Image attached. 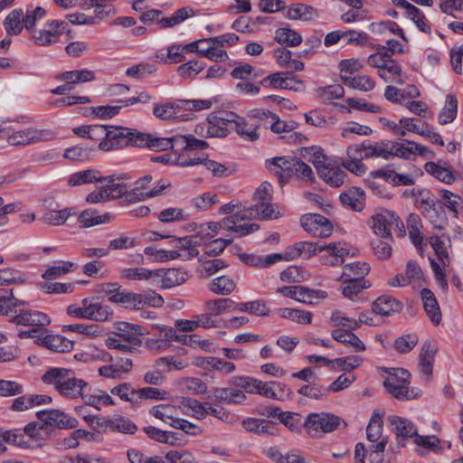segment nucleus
Returning <instances> with one entry per match:
<instances>
[{"label": "nucleus", "mask_w": 463, "mask_h": 463, "mask_svg": "<svg viewBox=\"0 0 463 463\" xmlns=\"http://www.w3.org/2000/svg\"><path fill=\"white\" fill-rule=\"evenodd\" d=\"M154 277L160 278L162 288H171L184 284L187 279V273L179 269H155Z\"/></svg>", "instance_id": "nucleus-21"}, {"label": "nucleus", "mask_w": 463, "mask_h": 463, "mask_svg": "<svg viewBox=\"0 0 463 463\" xmlns=\"http://www.w3.org/2000/svg\"><path fill=\"white\" fill-rule=\"evenodd\" d=\"M47 133L36 128H26L14 131L7 137V142L11 146H27L39 141L46 140Z\"/></svg>", "instance_id": "nucleus-17"}, {"label": "nucleus", "mask_w": 463, "mask_h": 463, "mask_svg": "<svg viewBox=\"0 0 463 463\" xmlns=\"http://www.w3.org/2000/svg\"><path fill=\"white\" fill-rule=\"evenodd\" d=\"M44 441L38 422L28 423L24 430H5V442L23 448L41 447Z\"/></svg>", "instance_id": "nucleus-6"}, {"label": "nucleus", "mask_w": 463, "mask_h": 463, "mask_svg": "<svg viewBox=\"0 0 463 463\" xmlns=\"http://www.w3.org/2000/svg\"><path fill=\"white\" fill-rule=\"evenodd\" d=\"M318 252H321L319 242L298 241L286 249L284 259L287 260L297 258L309 259Z\"/></svg>", "instance_id": "nucleus-18"}, {"label": "nucleus", "mask_w": 463, "mask_h": 463, "mask_svg": "<svg viewBox=\"0 0 463 463\" xmlns=\"http://www.w3.org/2000/svg\"><path fill=\"white\" fill-rule=\"evenodd\" d=\"M342 279H344L342 293L345 298L350 299H353L354 297L357 296L363 289L371 287V283L365 279H351L348 278Z\"/></svg>", "instance_id": "nucleus-49"}, {"label": "nucleus", "mask_w": 463, "mask_h": 463, "mask_svg": "<svg viewBox=\"0 0 463 463\" xmlns=\"http://www.w3.org/2000/svg\"><path fill=\"white\" fill-rule=\"evenodd\" d=\"M112 364L103 365L99 368V375L111 379H123L125 375L129 373L133 368V363L130 358L118 356L113 359L109 357Z\"/></svg>", "instance_id": "nucleus-14"}, {"label": "nucleus", "mask_w": 463, "mask_h": 463, "mask_svg": "<svg viewBox=\"0 0 463 463\" xmlns=\"http://www.w3.org/2000/svg\"><path fill=\"white\" fill-rule=\"evenodd\" d=\"M437 350V346L429 340L425 341L421 345L419 355V365L420 372L427 376H430L432 374L433 363Z\"/></svg>", "instance_id": "nucleus-26"}, {"label": "nucleus", "mask_w": 463, "mask_h": 463, "mask_svg": "<svg viewBox=\"0 0 463 463\" xmlns=\"http://www.w3.org/2000/svg\"><path fill=\"white\" fill-rule=\"evenodd\" d=\"M458 100L452 94H449L446 98V103L442 111L439 115V120L441 125L452 122L457 116Z\"/></svg>", "instance_id": "nucleus-56"}, {"label": "nucleus", "mask_w": 463, "mask_h": 463, "mask_svg": "<svg viewBox=\"0 0 463 463\" xmlns=\"http://www.w3.org/2000/svg\"><path fill=\"white\" fill-rule=\"evenodd\" d=\"M392 157L398 156L408 159L412 155H420L425 157H432L434 153L428 147L419 145L413 141L402 139L401 142L392 141Z\"/></svg>", "instance_id": "nucleus-15"}, {"label": "nucleus", "mask_w": 463, "mask_h": 463, "mask_svg": "<svg viewBox=\"0 0 463 463\" xmlns=\"http://www.w3.org/2000/svg\"><path fill=\"white\" fill-rule=\"evenodd\" d=\"M238 118L232 111H218L211 113L206 119V137H225L230 133L228 125Z\"/></svg>", "instance_id": "nucleus-8"}, {"label": "nucleus", "mask_w": 463, "mask_h": 463, "mask_svg": "<svg viewBox=\"0 0 463 463\" xmlns=\"http://www.w3.org/2000/svg\"><path fill=\"white\" fill-rule=\"evenodd\" d=\"M103 176L100 172L95 169H87L71 174L68 178V185L78 186L95 182H101Z\"/></svg>", "instance_id": "nucleus-35"}, {"label": "nucleus", "mask_w": 463, "mask_h": 463, "mask_svg": "<svg viewBox=\"0 0 463 463\" xmlns=\"http://www.w3.org/2000/svg\"><path fill=\"white\" fill-rule=\"evenodd\" d=\"M383 433V420L381 416L373 412L370 422L366 429V436L367 439L371 441L373 444H376L381 441L383 438L382 437Z\"/></svg>", "instance_id": "nucleus-57"}, {"label": "nucleus", "mask_w": 463, "mask_h": 463, "mask_svg": "<svg viewBox=\"0 0 463 463\" xmlns=\"http://www.w3.org/2000/svg\"><path fill=\"white\" fill-rule=\"evenodd\" d=\"M232 123L234 124L236 133L244 140L253 142L259 139L257 125L249 123L239 116Z\"/></svg>", "instance_id": "nucleus-41"}, {"label": "nucleus", "mask_w": 463, "mask_h": 463, "mask_svg": "<svg viewBox=\"0 0 463 463\" xmlns=\"http://www.w3.org/2000/svg\"><path fill=\"white\" fill-rule=\"evenodd\" d=\"M39 420H51L59 429H73L78 426V420L58 410L40 411L37 413Z\"/></svg>", "instance_id": "nucleus-23"}, {"label": "nucleus", "mask_w": 463, "mask_h": 463, "mask_svg": "<svg viewBox=\"0 0 463 463\" xmlns=\"http://www.w3.org/2000/svg\"><path fill=\"white\" fill-rule=\"evenodd\" d=\"M277 312L281 317L289 319L298 324L309 325L312 322L313 315L309 311L284 307L279 308Z\"/></svg>", "instance_id": "nucleus-47"}, {"label": "nucleus", "mask_w": 463, "mask_h": 463, "mask_svg": "<svg viewBox=\"0 0 463 463\" xmlns=\"http://www.w3.org/2000/svg\"><path fill=\"white\" fill-rule=\"evenodd\" d=\"M86 405L92 406L100 411L103 406L115 405V400L110 393L103 390H96L94 393H83L81 397Z\"/></svg>", "instance_id": "nucleus-36"}, {"label": "nucleus", "mask_w": 463, "mask_h": 463, "mask_svg": "<svg viewBox=\"0 0 463 463\" xmlns=\"http://www.w3.org/2000/svg\"><path fill=\"white\" fill-rule=\"evenodd\" d=\"M138 141L137 147H148L154 151H165L173 148V144L169 138L156 137L148 133H143L139 131V135L136 137Z\"/></svg>", "instance_id": "nucleus-25"}, {"label": "nucleus", "mask_w": 463, "mask_h": 463, "mask_svg": "<svg viewBox=\"0 0 463 463\" xmlns=\"http://www.w3.org/2000/svg\"><path fill=\"white\" fill-rule=\"evenodd\" d=\"M280 213H276L272 204L266 202H260L258 204L244 207L236 213V216L241 220L259 218L260 220L277 219Z\"/></svg>", "instance_id": "nucleus-16"}, {"label": "nucleus", "mask_w": 463, "mask_h": 463, "mask_svg": "<svg viewBox=\"0 0 463 463\" xmlns=\"http://www.w3.org/2000/svg\"><path fill=\"white\" fill-rule=\"evenodd\" d=\"M343 420L333 413L321 411L307 414L304 421V428L312 438H321L324 434L338 429Z\"/></svg>", "instance_id": "nucleus-5"}, {"label": "nucleus", "mask_w": 463, "mask_h": 463, "mask_svg": "<svg viewBox=\"0 0 463 463\" xmlns=\"http://www.w3.org/2000/svg\"><path fill=\"white\" fill-rule=\"evenodd\" d=\"M425 171L439 179V181L451 184L454 182L455 177L452 173V168L448 165V163L439 161L435 162H428L424 165Z\"/></svg>", "instance_id": "nucleus-30"}, {"label": "nucleus", "mask_w": 463, "mask_h": 463, "mask_svg": "<svg viewBox=\"0 0 463 463\" xmlns=\"http://www.w3.org/2000/svg\"><path fill=\"white\" fill-rule=\"evenodd\" d=\"M235 282L228 276L213 279L209 284V289L214 294L228 296L235 289Z\"/></svg>", "instance_id": "nucleus-48"}, {"label": "nucleus", "mask_w": 463, "mask_h": 463, "mask_svg": "<svg viewBox=\"0 0 463 463\" xmlns=\"http://www.w3.org/2000/svg\"><path fill=\"white\" fill-rule=\"evenodd\" d=\"M397 224V215L391 211H383L371 218V227L376 235L383 239L392 238V229Z\"/></svg>", "instance_id": "nucleus-13"}, {"label": "nucleus", "mask_w": 463, "mask_h": 463, "mask_svg": "<svg viewBox=\"0 0 463 463\" xmlns=\"http://www.w3.org/2000/svg\"><path fill=\"white\" fill-rule=\"evenodd\" d=\"M172 251L177 253V259L184 261L199 257V250L196 248V241L189 236L175 238L173 241Z\"/></svg>", "instance_id": "nucleus-19"}, {"label": "nucleus", "mask_w": 463, "mask_h": 463, "mask_svg": "<svg viewBox=\"0 0 463 463\" xmlns=\"http://www.w3.org/2000/svg\"><path fill=\"white\" fill-rule=\"evenodd\" d=\"M77 265L71 261H60L56 265L49 267L43 274V279L52 280L69 273L71 269H76Z\"/></svg>", "instance_id": "nucleus-58"}, {"label": "nucleus", "mask_w": 463, "mask_h": 463, "mask_svg": "<svg viewBox=\"0 0 463 463\" xmlns=\"http://www.w3.org/2000/svg\"><path fill=\"white\" fill-rule=\"evenodd\" d=\"M206 309L211 315L219 316L225 311H236V303L231 298H219L209 300L205 304Z\"/></svg>", "instance_id": "nucleus-59"}, {"label": "nucleus", "mask_w": 463, "mask_h": 463, "mask_svg": "<svg viewBox=\"0 0 463 463\" xmlns=\"http://www.w3.org/2000/svg\"><path fill=\"white\" fill-rule=\"evenodd\" d=\"M302 228L315 237L326 238L332 231L333 226L323 215L318 213L305 214L300 218Z\"/></svg>", "instance_id": "nucleus-10"}, {"label": "nucleus", "mask_w": 463, "mask_h": 463, "mask_svg": "<svg viewBox=\"0 0 463 463\" xmlns=\"http://www.w3.org/2000/svg\"><path fill=\"white\" fill-rule=\"evenodd\" d=\"M155 269H147L143 267L123 269L120 277L129 280H148L154 278Z\"/></svg>", "instance_id": "nucleus-60"}, {"label": "nucleus", "mask_w": 463, "mask_h": 463, "mask_svg": "<svg viewBox=\"0 0 463 463\" xmlns=\"http://www.w3.org/2000/svg\"><path fill=\"white\" fill-rule=\"evenodd\" d=\"M370 266L366 262H352L344 267L341 278H348L351 279H364L369 273Z\"/></svg>", "instance_id": "nucleus-51"}, {"label": "nucleus", "mask_w": 463, "mask_h": 463, "mask_svg": "<svg viewBox=\"0 0 463 463\" xmlns=\"http://www.w3.org/2000/svg\"><path fill=\"white\" fill-rule=\"evenodd\" d=\"M120 177H115V175L103 176V179L100 183H102L103 187L106 189L107 194L109 199H117L122 197L124 194L127 196L128 194L127 191V185L119 181Z\"/></svg>", "instance_id": "nucleus-39"}, {"label": "nucleus", "mask_w": 463, "mask_h": 463, "mask_svg": "<svg viewBox=\"0 0 463 463\" xmlns=\"http://www.w3.org/2000/svg\"><path fill=\"white\" fill-rule=\"evenodd\" d=\"M317 92L320 99L327 102L340 99L345 96V89L339 84L318 88Z\"/></svg>", "instance_id": "nucleus-64"}, {"label": "nucleus", "mask_w": 463, "mask_h": 463, "mask_svg": "<svg viewBox=\"0 0 463 463\" xmlns=\"http://www.w3.org/2000/svg\"><path fill=\"white\" fill-rule=\"evenodd\" d=\"M242 426L247 431L257 434H273V425L264 420L247 418L242 420Z\"/></svg>", "instance_id": "nucleus-53"}, {"label": "nucleus", "mask_w": 463, "mask_h": 463, "mask_svg": "<svg viewBox=\"0 0 463 463\" xmlns=\"http://www.w3.org/2000/svg\"><path fill=\"white\" fill-rule=\"evenodd\" d=\"M139 131L133 128L124 127L109 126L105 127V133L101 137L99 143V148L102 151L109 152L112 150L121 149L126 146H137L138 143L137 136Z\"/></svg>", "instance_id": "nucleus-4"}, {"label": "nucleus", "mask_w": 463, "mask_h": 463, "mask_svg": "<svg viewBox=\"0 0 463 463\" xmlns=\"http://www.w3.org/2000/svg\"><path fill=\"white\" fill-rule=\"evenodd\" d=\"M38 345L57 353L69 352L73 348V342L61 335H42Z\"/></svg>", "instance_id": "nucleus-24"}, {"label": "nucleus", "mask_w": 463, "mask_h": 463, "mask_svg": "<svg viewBox=\"0 0 463 463\" xmlns=\"http://www.w3.org/2000/svg\"><path fill=\"white\" fill-rule=\"evenodd\" d=\"M402 303L389 295L378 297L373 303V311L375 315L389 317L401 311Z\"/></svg>", "instance_id": "nucleus-22"}, {"label": "nucleus", "mask_w": 463, "mask_h": 463, "mask_svg": "<svg viewBox=\"0 0 463 463\" xmlns=\"http://www.w3.org/2000/svg\"><path fill=\"white\" fill-rule=\"evenodd\" d=\"M234 308H236V311L246 312L250 315L259 317H266L269 314V307H268L266 301L261 299L236 303Z\"/></svg>", "instance_id": "nucleus-42"}, {"label": "nucleus", "mask_w": 463, "mask_h": 463, "mask_svg": "<svg viewBox=\"0 0 463 463\" xmlns=\"http://www.w3.org/2000/svg\"><path fill=\"white\" fill-rule=\"evenodd\" d=\"M24 28L28 31L34 30L33 27L35 25V23L42 19L46 12L44 8L41 6L33 7V5L26 6V9L24 10Z\"/></svg>", "instance_id": "nucleus-63"}, {"label": "nucleus", "mask_w": 463, "mask_h": 463, "mask_svg": "<svg viewBox=\"0 0 463 463\" xmlns=\"http://www.w3.org/2000/svg\"><path fill=\"white\" fill-rule=\"evenodd\" d=\"M344 84L349 88L362 91H370L375 87V82L367 75L356 74L349 78L345 77Z\"/></svg>", "instance_id": "nucleus-50"}, {"label": "nucleus", "mask_w": 463, "mask_h": 463, "mask_svg": "<svg viewBox=\"0 0 463 463\" xmlns=\"http://www.w3.org/2000/svg\"><path fill=\"white\" fill-rule=\"evenodd\" d=\"M203 62L198 60H191L177 67V74L184 80H193L204 69Z\"/></svg>", "instance_id": "nucleus-54"}, {"label": "nucleus", "mask_w": 463, "mask_h": 463, "mask_svg": "<svg viewBox=\"0 0 463 463\" xmlns=\"http://www.w3.org/2000/svg\"><path fill=\"white\" fill-rule=\"evenodd\" d=\"M420 295L428 317L433 324L439 325L441 321V312L433 292L429 288H423Z\"/></svg>", "instance_id": "nucleus-29"}, {"label": "nucleus", "mask_w": 463, "mask_h": 463, "mask_svg": "<svg viewBox=\"0 0 463 463\" xmlns=\"http://www.w3.org/2000/svg\"><path fill=\"white\" fill-rule=\"evenodd\" d=\"M26 303L14 298L13 291L0 296V315L10 317V322L16 326H48L49 317L40 311L25 308Z\"/></svg>", "instance_id": "nucleus-1"}, {"label": "nucleus", "mask_w": 463, "mask_h": 463, "mask_svg": "<svg viewBox=\"0 0 463 463\" xmlns=\"http://www.w3.org/2000/svg\"><path fill=\"white\" fill-rule=\"evenodd\" d=\"M331 335L335 341L351 346L354 352L365 350L363 341L352 330L335 329L332 331Z\"/></svg>", "instance_id": "nucleus-33"}, {"label": "nucleus", "mask_w": 463, "mask_h": 463, "mask_svg": "<svg viewBox=\"0 0 463 463\" xmlns=\"http://www.w3.org/2000/svg\"><path fill=\"white\" fill-rule=\"evenodd\" d=\"M179 404L184 414L194 417L198 420L204 419L209 412L205 411L208 402H201L190 397H182Z\"/></svg>", "instance_id": "nucleus-28"}, {"label": "nucleus", "mask_w": 463, "mask_h": 463, "mask_svg": "<svg viewBox=\"0 0 463 463\" xmlns=\"http://www.w3.org/2000/svg\"><path fill=\"white\" fill-rule=\"evenodd\" d=\"M5 29L9 35H18L24 27V12L23 8L14 9L4 21Z\"/></svg>", "instance_id": "nucleus-34"}, {"label": "nucleus", "mask_w": 463, "mask_h": 463, "mask_svg": "<svg viewBox=\"0 0 463 463\" xmlns=\"http://www.w3.org/2000/svg\"><path fill=\"white\" fill-rule=\"evenodd\" d=\"M392 141L383 140L374 144L365 145L364 147V158L381 157L388 160L392 157Z\"/></svg>", "instance_id": "nucleus-32"}, {"label": "nucleus", "mask_w": 463, "mask_h": 463, "mask_svg": "<svg viewBox=\"0 0 463 463\" xmlns=\"http://www.w3.org/2000/svg\"><path fill=\"white\" fill-rule=\"evenodd\" d=\"M73 214L75 213L70 208L51 210L43 215L42 221L45 224L59 226L64 224L68 218Z\"/></svg>", "instance_id": "nucleus-52"}, {"label": "nucleus", "mask_w": 463, "mask_h": 463, "mask_svg": "<svg viewBox=\"0 0 463 463\" xmlns=\"http://www.w3.org/2000/svg\"><path fill=\"white\" fill-rule=\"evenodd\" d=\"M194 11L190 6L182 7L176 10L171 17H164L158 20L161 28L174 27L189 17L194 15Z\"/></svg>", "instance_id": "nucleus-46"}, {"label": "nucleus", "mask_w": 463, "mask_h": 463, "mask_svg": "<svg viewBox=\"0 0 463 463\" xmlns=\"http://www.w3.org/2000/svg\"><path fill=\"white\" fill-rule=\"evenodd\" d=\"M62 24L63 23L51 20L46 23L43 29L33 30L32 37L34 43L40 46H48L57 43L62 34V30L61 29Z\"/></svg>", "instance_id": "nucleus-12"}, {"label": "nucleus", "mask_w": 463, "mask_h": 463, "mask_svg": "<svg viewBox=\"0 0 463 463\" xmlns=\"http://www.w3.org/2000/svg\"><path fill=\"white\" fill-rule=\"evenodd\" d=\"M181 108L179 105L174 106L170 103L156 104L153 114L161 119L178 118Z\"/></svg>", "instance_id": "nucleus-62"}, {"label": "nucleus", "mask_w": 463, "mask_h": 463, "mask_svg": "<svg viewBox=\"0 0 463 463\" xmlns=\"http://www.w3.org/2000/svg\"><path fill=\"white\" fill-rule=\"evenodd\" d=\"M87 310L88 319L98 322L108 321L113 317L112 308L106 304L97 301L95 298H88Z\"/></svg>", "instance_id": "nucleus-27"}, {"label": "nucleus", "mask_w": 463, "mask_h": 463, "mask_svg": "<svg viewBox=\"0 0 463 463\" xmlns=\"http://www.w3.org/2000/svg\"><path fill=\"white\" fill-rule=\"evenodd\" d=\"M275 41L281 45L295 47L302 43V36L293 29L279 28L275 32Z\"/></svg>", "instance_id": "nucleus-45"}, {"label": "nucleus", "mask_w": 463, "mask_h": 463, "mask_svg": "<svg viewBox=\"0 0 463 463\" xmlns=\"http://www.w3.org/2000/svg\"><path fill=\"white\" fill-rule=\"evenodd\" d=\"M164 305V298L154 290H146L138 293L139 309L145 307H160Z\"/></svg>", "instance_id": "nucleus-61"}, {"label": "nucleus", "mask_w": 463, "mask_h": 463, "mask_svg": "<svg viewBox=\"0 0 463 463\" xmlns=\"http://www.w3.org/2000/svg\"><path fill=\"white\" fill-rule=\"evenodd\" d=\"M149 413L171 427H173L174 421L178 420L175 406L169 403H161L153 406L150 409Z\"/></svg>", "instance_id": "nucleus-40"}, {"label": "nucleus", "mask_w": 463, "mask_h": 463, "mask_svg": "<svg viewBox=\"0 0 463 463\" xmlns=\"http://www.w3.org/2000/svg\"><path fill=\"white\" fill-rule=\"evenodd\" d=\"M111 220L112 215L110 213L99 214V212L93 209L82 211L78 217V222L82 228H90L101 223H109Z\"/></svg>", "instance_id": "nucleus-31"}, {"label": "nucleus", "mask_w": 463, "mask_h": 463, "mask_svg": "<svg viewBox=\"0 0 463 463\" xmlns=\"http://www.w3.org/2000/svg\"><path fill=\"white\" fill-rule=\"evenodd\" d=\"M266 165L271 172H274L277 175L280 184L292 177V168L294 167L293 157H274L270 160H267Z\"/></svg>", "instance_id": "nucleus-20"}, {"label": "nucleus", "mask_w": 463, "mask_h": 463, "mask_svg": "<svg viewBox=\"0 0 463 463\" xmlns=\"http://www.w3.org/2000/svg\"><path fill=\"white\" fill-rule=\"evenodd\" d=\"M272 119L275 121L270 126L272 132L280 136L288 144H301L307 137L300 132L297 131L298 124L296 121H284L280 120L276 114L268 112Z\"/></svg>", "instance_id": "nucleus-9"}, {"label": "nucleus", "mask_w": 463, "mask_h": 463, "mask_svg": "<svg viewBox=\"0 0 463 463\" xmlns=\"http://www.w3.org/2000/svg\"><path fill=\"white\" fill-rule=\"evenodd\" d=\"M287 17L291 20L301 19L308 21L318 17V12L311 5L299 3L288 7Z\"/></svg>", "instance_id": "nucleus-38"}, {"label": "nucleus", "mask_w": 463, "mask_h": 463, "mask_svg": "<svg viewBox=\"0 0 463 463\" xmlns=\"http://www.w3.org/2000/svg\"><path fill=\"white\" fill-rule=\"evenodd\" d=\"M110 394L118 396L121 401L137 404V389L129 383H119L110 389Z\"/></svg>", "instance_id": "nucleus-55"}, {"label": "nucleus", "mask_w": 463, "mask_h": 463, "mask_svg": "<svg viewBox=\"0 0 463 463\" xmlns=\"http://www.w3.org/2000/svg\"><path fill=\"white\" fill-rule=\"evenodd\" d=\"M421 228L422 224L420 216L415 213H411L407 219V229L411 242L418 249L421 247L423 242Z\"/></svg>", "instance_id": "nucleus-43"}, {"label": "nucleus", "mask_w": 463, "mask_h": 463, "mask_svg": "<svg viewBox=\"0 0 463 463\" xmlns=\"http://www.w3.org/2000/svg\"><path fill=\"white\" fill-rule=\"evenodd\" d=\"M327 297V293L321 289H310L302 286H298L295 300L307 304H317L320 299Z\"/></svg>", "instance_id": "nucleus-44"}, {"label": "nucleus", "mask_w": 463, "mask_h": 463, "mask_svg": "<svg viewBox=\"0 0 463 463\" xmlns=\"http://www.w3.org/2000/svg\"><path fill=\"white\" fill-rule=\"evenodd\" d=\"M230 384L250 393L260 394L274 400H282V395L273 388L272 382L264 383L248 376H235L230 380Z\"/></svg>", "instance_id": "nucleus-7"}, {"label": "nucleus", "mask_w": 463, "mask_h": 463, "mask_svg": "<svg viewBox=\"0 0 463 463\" xmlns=\"http://www.w3.org/2000/svg\"><path fill=\"white\" fill-rule=\"evenodd\" d=\"M388 375L383 381V385L388 392L398 400H411L420 395L418 389H410L411 373L402 368L386 369Z\"/></svg>", "instance_id": "nucleus-3"}, {"label": "nucleus", "mask_w": 463, "mask_h": 463, "mask_svg": "<svg viewBox=\"0 0 463 463\" xmlns=\"http://www.w3.org/2000/svg\"><path fill=\"white\" fill-rule=\"evenodd\" d=\"M42 380L52 385L61 395L70 399L81 398L88 386L87 382L78 379L73 371L65 368H52L43 374Z\"/></svg>", "instance_id": "nucleus-2"}, {"label": "nucleus", "mask_w": 463, "mask_h": 463, "mask_svg": "<svg viewBox=\"0 0 463 463\" xmlns=\"http://www.w3.org/2000/svg\"><path fill=\"white\" fill-rule=\"evenodd\" d=\"M320 177L330 186L339 187L344 184L345 173L331 163L318 172Z\"/></svg>", "instance_id": "nucleus-37"}, {"label": "nucleus", "mask_w": 463, "mask_h": 463, "mask_svg": "<svg viewBox=\"0 0 463 463\" xmlns=\"http://www.w3.org/2000/svg\"><path fill=\"white\" fill-rule=\"evenodd\" d=\"M388 422L396 435V441L400 447H405L406 440L411 438L414 439L418 433L415 424L408 419L392 415L388 418Z\"/></svg>", "instance_id": "nucleus-11"}]
</instances>
